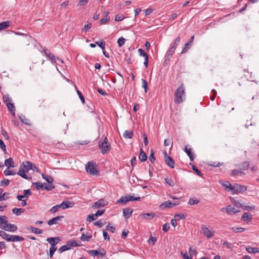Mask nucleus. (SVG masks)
Listing matches in <instances>:
<instances>
[{"label":"nucleus","instance_id":"21","mask_svg":"<svg viewBox=\"0 0 259 259\" xmlns=\"http://www.w3.org/2000/svg\"><path fill=\"white\" fill-rule=\"evenodd\" d=\"M238 167L242 170L247 169L249 167V163L248 161H243L239 164Z\"/></svg>","mask_w":259,"mask_h":259},{"label":"nucleus","instance_id":"15","mask_svg":"<svg viewBox=\"0 0 259 259\" xmlns=\"http://www.w3.org/2000/svg\"><path fill=\"white\" fill-rule=\"evenodd\" d=\"M191 150H192V149L189 145H186L185 146V149H184L185 152L188 155L191 161H193L194 159V156L193 154L192 153Z\"/></svg>","mask_w":259,"mask_h":259},{"label":"nucleus","instance_id":"20","mask_svg":"<svg viewBox=\"0 0 259 259\" xmlns=\"http://www.w3.org/2000/svg\"><path fill=\"white\" fill-rule=\"evenodd\" d=\"M9 111L12 113L13 116H15V108L14 105V104L12 103L11 102L6 104Z\"/></svg>","mask_w":259,"mask_h":259},{"label":"nucleus","instance_id":"52","mask_svg":"<svg viewBox=\"0 0 259 259\" xmlns=\"http://www.w3.org/2000/svg\"><path fill=\"white\" fill-rule=\"evenodd\" d=\"M92 27V24L91 23H85L83 28L82 29V30H84L85 32H88L89 29Z\"/></svg>","mask_w":259,"mask_h":259},{"label":"nucleus","instance_id":"37","mask_svg":"<svg viewBox=\"0 0 259 259\" xmlns=\"http://www.w3.org/2000/svg\"><path fill=\"white\" fill-rule=\"evenodd\" d=\"M175 51L174 49H171L170 47L166 54V57L167 58V59L169 60L172 56L173 54L175 53Z\"/></svg>","mask_w":259,"mask_h":259},{"label":"nucleus","instance_id":"7","mask_svg":"<svg viewBox=\"0 0 259 259\" xmlns=\"http://www.w3.org/2000/svg\"><path fill=\"white\" fill-rule=\"evenodd\" d=\"M89 253L93 256H99L102 258L106 254V251L104 249L99 248L98 250H91Z\"/></svg>","mask_w":259,"mask_h":259},{"label":"nucleus","instance_id":"43","mask_svg":"<svg viewBox=\"0 0 259 259\" xmlns=\"http://www.w3.org/2000/svg\"><path fill=\"white\" fill-rule=\"evenodd\" d=\"M220 184L224 187H226V188H228L229 191H230V188L232 187V185L229 182L224 181V182H220Z\"/></svg>","mask_w":259,"mask_h":259},{"label":"nucleus","instance_id":"54","mask_svg":"<svg viewBox=\"0 0 259 259\" xmlns=\"http://www.w3.org/2000/svg\"><path fill=\"white\" fill-rule=\"evenodd\" d=\"M96 217L94 214H90L88 215L87 221L89 222H93L96 220Z\"/></svg>","mask_w":259,"mask_h":259},{"label":"nucleus","instance_id":"33","mask_svg":"<svg viewBox=\"0 0 259 259\" xmlns=\"http://www.w3.org/2000/svg\"><path fill=\"white\" fill-rule=\"evenodd\" d=\"M7 217L6 215L0 217V228L2 229L4 225L7 223Z\"/></svg>","mask_w":259,"mask_h":259},{"label":"nucleus","instance_id":"12","mask_svg":"<svg viewBox=\"0 0 259 259\" xmlns=\"http://www.w3.org/2000/svg\"><path fill=\"white\" fill-rule=\"evenodd\" d=\"M74 203L69 200L64 201L60 204L61 208L63 209L73 207Z\"/></svg>","mask_w":259,"mask_h":259},{"label":"nucleus","instance_id":"50","mask_svg":"<svg viewBox=\"0 0 259 259\" xmlns=\"http://www.w3.org/2000/svg\"><path fill=\"white\" fill-rule=\"evenodd\" d=\"M125 41V39L123 37H119L117 40V44H118V46L119 47H121V46H122L124 44Z\"/></svg>","mask_w":259,"mask_h":259},{"label":"nucleus","instance_id":"10","mask_svg":"<svg viewBox=\"0 0 259 259\" xmlns=\"http://www.w3.org/2000/svg\"><path fill=\"white\" fill-rule=\"evenodd\" d=\"M179 203L178 202H170V201H166L160 205V207L162 209L166 208H171L179 205Z\"/></svg>","mask_w":259,"mask_h":259},{"label":"nucleus","instance_id":"4","mask_svg":"<svg viewBox=\"0 0 259 259\" xmlns=\"http://www.w3.org/2000/svg\"><path fill=\"white\" fill-rule=\"evenodd\" d=\"M246 190L247 188L245 186L238 184H235L234 186H232V187L230 188V191H232L233 193L236 194L244 192Z\"/></svg>","mask_w":259,"mask_h":259},{"label":"nucleus","instance_id":"58","mask_svg":"<svg viewBox=\"0 0 259 259\" xmlns=\"http://www.w3.org/2000/svg\"><path fill=\"white\" fill-rule=\"evenodd\" d=\"M110 224L109 223L108 225L106 226V230L112 233L114 232L115 228L113 226H110Z\"/></svg>","mask_w":259,"mask_h":259},{"label":"nucleus","instance_id":"13","mask_svg":"<svg viewBox=\"0 0 259 259\" xmlns=\"http://www.w3.org/2000/svg\"><path fill=\"white\" fill-rule=\"evenodd\" d=\"M47 241L51 244V247H56L60 239L58 237H50L47 239Z\"/></svg>","mask_w":259,"mask_h":259},{"label":"nucleus","instance_id":"55","mask_svg":"<svg viewBox=\"0 0 259 259\" xmlns=\"http://www.w3.org/2000/svg\"><path fill=\"white\" fill-rule=\"evenodd\" d=\"M9 194L8 193H2L0 194V201L5 200L8 199V195Z\"/></svg>","mask_w":259,"mask_h":259},{"label":"nucleus","instance_id":"53","mask_svg":"<svg viewBox=\"0 0 259 259\" xmlns=\"http://www.w3.org/2000/svg\"><path fill=\"white\" fill-rule=\"evenodd\" d=\"M191 45L188 42L185 44L184 48L183 49L182 54L186 53L188 50L190 48Z\"/></svg>","mask_w":259,"mask_h":259},{"label":"nucleus","instance_id":"1","mask_svg":"<svg viewBox=\"0 0 259 259\" xmlns=\"http://www.w3.org/2000/svg\"><path fill=\"white\" fill-rule=\"evenodd\" d=\"M174 98V102L176 104H180L185 100V87L183 84H182L176 91Z\"/></svg>","mask_w":259,"mask_h":259},{"label":"nucleus","instance_id":"56","mask_svg":"<svg viewBox=\"0 0 259 259\" xmlns=\"http://www.w3.org/2000/svg\"><path fill=\"white\" fill-rule=\"evenodd\" d=\"M181 254L184 259H191L192 258V255L190 253L188 254L185 252V253H181Z\"/></svg>","mask_w":259,"mask_h":259},{"label":"nucleus","instance_id":"63","mask_svg":"<svg viewBox=\"0 0 259 259\" xmlns=\"http://www.w3.org/2000/svg\"><path fill=\"white\" fill-rule=\"evenodd\" d=\"M124 19V17L122 15H117L115 16V20L116 21H121Z\"/></svg>","mask_w":259,"mask_h":259},{"label":"nucleus","instance_id":"36","mask_svg":"<svg viewBox=\"0 0 259 259\" xmlns=\"http://www.w3.org/2000/svg\"><path fill=\"white\" fill-rule=\"evenodd\" d=\"M32 184L33 186H34L36 187L37 190L44 189V185H46L45 183L42 184L39 182L33 183Z\"/></svg>","mask_w":259,"mask_h":259},{"label":"nucleus","instance_id":"29","mask_svg":"<svg viewBox=\"0 0 259 259\" xmlns=\"http://www.w3.org/2000/svg\"><path fill=\"white\" fill-rule=\"evenodd\" d=\"M42 177L46 180L49 184H52L54 181L53 178L48 175L42 174Z\"/></svg>","mask_w":259,"mask_h":259},{"label":"nucleus","instance_id":"28","mask_svg":"<svg viewBox=\"0 0 259 259\" xmlns=\"http://www.w3.org/2000/svg\"><path fill=\"white\" fill-rule=\"evenodd\" d=\"M0 236L7 241H9L11 235L6 233L4 231H0Z\"/></svg>","mask_w":259,"mask_h":259},{"label":"nucleus","instance_id":"24","mask_svg":"<svg viewBox=\"0 0 259 259\" xmlns=\"http://www.w3.org/2000/svg\"><path fill=\"white\" fill-rule=\"evenodd\" d=\"M5 164L6 166H7L8 168L13 167L14 166L13 165V159L11 157L5 160Z\"/></svg>","mask_w":259,"mask_h":259},{"label":"nucleus","instance_id":"60","mask_svg":"<svg viewBox=\"0 0 259 259\" xmlns=\"http://www.w3.org/2000/svg\"><path fill=\"white\" fill-rule=\"evenodd\" d=\"M57 250L56 247H50L49 250V255L51 257H52L55 251Z\"/></svg>","mask_w":259,"mask_h":259},{"label":"nucleus","instance_id":"61","mask_svg":"<svg viewBox=\"0 0 259 259\" xmlns=\"http://www.w3.org/2000/svg\"><path fill=\"white\" fill-rule=\"evenodd\" d=\"M192 167L193 170L197 174V175L202 177V174L201 172L195 165H192Z\"/></svg>","mask_w":259,"mask_h":259},{"label":"nucleus","instance_id":"51","mask_svg":"<svg viewBox=\"0 0 259 259\" xmlns=\"http://www.w3.org/2000/svg\"><path fill=\"white\" fill-rule=\"evenodd\" d=\"M199 201L196 199L190 198L189 200L188 204L190 205H193L198 203Z\"/></svg>","mask_w":259,"mask_h":259},{"label":"nucleus","instance_id":"27","mask_svg":"<svg viewBox=\"0 0 259 259\" xmlns=\"http://www.w3.org/2000/svg\"><path fill=\"white\" fill-rule=\"evenodd\" d=\"M246 251L250 253H259V248L252 247L248 246L246 248Z\"/></svg>","mask_w":259,"mask_h":259},{"label":"nucleus","instance_id":"47","mask_svg":"<svg viewBox=\"0 0 259 259\" xmlns=\"http://www.w3.org/2000/svg\"><path fill=\"white\" fill-rule=\"evenodd\" d=\"M142 86L144 89L145 93H147L148 90V83L144 79H142Z\"/></svg>","mask_w":259,"mask_h":259},{"label":"nucleus","instance_id":"44","mask_svg":"<svg viewBox=\"0 0 259 259\" xmlns=\"http://www.w3.org/2000/svg\"><path fill=\"white\" fill-rule=\"evenodd\" d=\"M47 56L53 63H56L57 58L53 54L49 53Z\"/></svg>","mask_w":259,"mask_h":259},{"label":"nucleus","instance_id":"8","mask_svg":"<svg viewBox=\"0 0 259 259\" xmlns=\"http://www.w3.org/2000/svg\"><path fill=\"white\" fill-rule=\"evenodd\" d=\"M201 231L203 235L208 238H210L214 236V231L209 230L208 228L205 227L204 226H202L201 227Z\"/></svg>","mask_w":259,"mask_h":259},{"label":"nucleus","instance_id":"26","mask_svg":"<svg viewBox=\"0 0 259 259\" xmlns=\"http://www.w3.org/2000/svg\"><path fill=\"white\" fill-rule=\"evenodd\" d=\"M69 249H70L69 244V243H68L67 242L66 244L62 246L61 247H60L58 249V251L60 253H62V252H64L65 251H66V250Z\"/></svg>","mask_w":259,"mask_h":259},{"label":"nucleus","instance_id":"23","mask_svg":"<svg viewBox=\"0 0 259 259\" xmlns=\"http://www.w3.org/2000/svg\"><path fill=\"white\" fill-rule=\"evenodd\" d=\"M142 218L144 219L151 220L155 217V214L153 212L151 213H144L141 215Z\"/></svg>","mask_w":259,"mask_h":259},{"label":"nucleus","instance_id":"39","mask_svg":"<svg viewBox=\"0 0 259 259\" xmlns=\"http://www.w3.org/2000/svg\"><path fill=\"white\" fill-rule=\"evenodd\" d=\"M30 230L32 232L36 234H40L42 233V231L38 228H36L33 227H31Z\"/></svg>","mask_w":259,"mask_h":259},{"label":"nucleus","instance_id":"35","mask_svg":"<svg viewBox=\"0 0 259 259\" xmlns=\"http://www.w3.org/2000/svg\"><path fill=\"white\" fill-rule=\"evenodd\" d=\"M10 26V22L9 21H5L0 23V31L8 28Z\"/></svg>","mask_w":259,"mask_h":259},{"label":"nucleus","instance_id":"25","mask_svg":"<svg viewBox=\"0 0 259 259\" xmlns=\"http://www.w3.org/2000/svg\"><path fill=\"white\" fill-rule=\"evenodd\" d=\"M19 118L22 123L25 124L26 125L30 124V120L26 118L25 116L23 115H20L19 116Z\"/></svg>","mask_w":259,"mask_h":259},{"label":"nucleus","instance_id":"38","mask_svg":"<svg viewBox=\"0 0 259 259\" xmlns=\"http://www.w3.org/2000/svg\"><path fill=\"white\" fill-rule=\"evenodd\" d=\"M92 236L91 235H87L84 233H83L81 235V236L80 237V239L82 241H89L90 240V239H91L92 238Z\"/></svg>","mask_w":259,"mask_h":259},{"label":"nucleus","instance_id":"11","mask_svg":"<svg viewBox=\"0 0 259 259\" xmlns=\"http://www.w3.org/2000/svg\"><path fill=\"white\" fill-rule=\"evenodd\" d=\"M164 158L166 164L171 168H174L175 162L171 157L167 156L166 152H164Z\"/></svg>","mask_w":259,"mask_h":259},{"label":"nucleus","instance_id":"31","mask_svg":"<svg viewBox=\"0 0 259 259\" xmlns=\"http://www.w3.org/2000/svg\"><path fill=\"white\" fill-rule=\"evenodd\" d=\"M251 219V215H248L247 212H244L241 217V220L246 222H248Z\"/></svg>","mask_w":259,"mask_h":259},{"label":"nucleus","instance_id":"40","mask_svg":"<svg viewBox=\"0 0 259 259\" xmlns=\"http://www.w3.org/2000/svg\"><path fill=\"white\" fill-rule=\"evenodd\" d=\"M231 230L235 233L242 232L244 231L245 229L242 227H232Z\"/></svg>","mask_w":259,"mask_h":259},{"label":"nucleus","instance_id":"34","mask_svg":"<svg viewBox=\"0 0 259 259\" xmlns=\"http://www.w3.org/2000/svg\"><path fill=\"white\" fill-rule=\"evenodd\" d=\"M12 212L17 215H19L24 212V209L23 208H14L12 210Z\"/></svg>","mask_w":259,"mask_h":259},{"label":"nucleus","instance_id":"19","mask_svg":"<svg viewBox=\"0 0 259 259\" xmlns=\"http://www.w3.org/2000/svg\"><path fill=\"white\" fill-rule=\"evenodd\" d=\"M139 158L141 162L145 161L147 157L145 153L143 151L142 148H141Z\"/></svg>","mask_w":259,"mask_h":259},{"label":"nucleus","instance_id":"30","mask_svg":"<svg viewBox=\"0 0 259 259\" xmlns=\"http://www.w3.org/2000/svg\"><path fill=\"white\" fill-rule=\"evenodd\" d=\"M128 201H129V200H128L127 196H126L125 197L122 196L119 200H117L116 203V204H119V203L126 204Z\"/></svg>","mask_w":259,"mask_h":259},{"label":"nucleus","instance_id":"62","mask_svg":"<svg viewBox=\"0 0 259 259\" xmlns=\"http://www.w3.org/2000/svg\"><path fill=\"white\" fill-rule=\"evenodd\" d=\"M138 52L140 56L144 57L145 58L148 56L147 54L142 49H139Z\"/></svg>","mask_w":259,"mask_h":259},{"label":"nucleus","instance_id":"6","mask_svg":"<svg viewBox=\"0 0 259 259\" xmlns=\"http://www.w3.org/2000/svg\"><path fill=\"white\" fill-rule=\"evenodd\" d=\"M86 170L91 175H97L99 172L98 170L94 166V163L91 161L87 163L86 165Z\"/></svg>","mask_w":259,"mask_h":259},{"label":"nucleus","instance_id":"22","mask_svg":"<svg viewBox=\"0 0 259 259\" xmlns=\"http://www.w3.org/2000/svg\"><path fill=\"white\" fill-rule=\"evenodd\" d=\"M180 41V37L179 36H178L174 40V41L170 44V47L175 51L176 49V48H177V46L178 45V44H179Z\"/></svg>","mask_w":259,"mask_h":259},{"label":"nucleus","instance_id":"64","mask_svg":"<svg viewBox=\"0 0 259 259\" xmlns=\"http://www.w3.org/2000/svg\"><path fill=\"white\" fill-rule=\"evenodd\" d=\"M169 229V225L168 223H165L163 225L162 230L164 232H167Z\"/></svg>","mask_w":259,"mask_h":259},{"label":"nucleus","instance_id":"9","mask_svg":"<svg viewBox=\"0 0 259 259\" xmlns=\"http://www.w3.org/2000/svg\"><path fill=\"white\" fill-rule=\"evenodd\" d=\"M17 227L14 224H8V221L7 220V223H6L4 227H2V229L10 232H15L17 230Z\"/></svg>","mask_w":259,"mask_h":259},{"label":"nucleus","instance_id":"48","mask_svg":"<svg viewBox=\"0 0 259 259\" xmlns=\"http://www.w3.org/2000/svg\"><path fill=\"white\" fill-rule=\"evenodd\" d=\"M149 159L152 163H153L155 160V158L154 157V152L153 150L150 151V154L149 156Z\"/></svg>","mask_w":259,"mask_h":259},{"label":"nucleus","instance_id":"17","mask_svg":"<svg viewBox=\"0 0 259 259\" xmlns=\"http://www.w3.org/2000/svg\"><path fill=\"white\" fill-rule=\"evenodd\" d=\"M133 213V209L130 208H125L123 209V216L126 218H129Z\"/></svg>","mask_w":259,"mask_h":259},{"label":"nucleus","instance_id":"5","mask_svg":"<svg viewBox=\"0 0 259 259\" xmlns=\"http://www.w3.org/2000/svg\"><path fill=\"white\" fill-rule=\"evenodd\" d=\"M221 210L222 212L225 211L229 215L234 214L240 211L239 209H237L235 207H233L231 205H229L225 207L222 208Z\"/></svg>","mask_w":259,"mask_h":259},{"label":"nucleus","instance_id":"14","mask_svg":"<svg viewBox=\"0 0 259 259\" xmlns=\"http://www.w3.org/2000/svg\"><path fill=\"white\" fill-rule=\"evenodd\" d=\"M63 216H58L55 218H54L48 222V224L50 226L54 225V224H57L58 223L59 221H60L62 218H63Z\"/></svg>","mask_w":259,"mask_h":259},{"label":"nucleus","instance_id":"3","mask_svg":"<svg viewBox=\"0 0 259 259\" xmlns=\"http://www.w3.org/2000/svg\"><path fill=\"white\" fill-rule=\"evenodd\" d=\"M99 147L103 154L107 153L110 151L111 146L106 137L99 142Z\"/></svg>","mask_w":259,"mask_h":259},{"label":"nucleus","instance_id":"57","mask_svg":"<svg viewBox=\"0 0 259 259\" xmlns=\"http://www.w3.org/2000/svg\"><path fill=\"white\" fill-rule=\"evenodd\" d=\"M165 182L170 186H174V183L173 181L169 178L167 177L164 179Z\"/></svg>","mask_w":259,"mask_h":259},{"label":"nucleus","instance_id":"45","mask_svg":"<svg viewBox=\"0 0 259 259\" xmlns=\"http://www.w3.org/2000/svg\"><path fill=\"white\" fill-rule=\"evenodd\" d=\"M3 100H4V102L6 104L11 102V99L10 98L9 95L8 94L3 96Z\"/></svg>","mask_w":259,"mask_h":259},{"label":"nucleus","instance_id":"42","mask_svg":"<svg viewBox=\"0 0 259 259\" xmlns=\"http://www.w3.org/2000/svg\"><path fill=\"white\" fill-rule=\"evenodd\" d=\"M105 224V222H103L102 220H100L97 222L94 223V225L96 226H98L99 228H101L103 227Z\"/></svg>","mask_w":259,"mask_h":259},{"label":"nucleus","instance_id":"16","mask_svg":"<svg viewBox=\"0 0 259 259\" xmlns=\"http://www.w3.org/2000/svg\"><path fill=\"white\" fill-rule=\"evenodd\" d=\"M106 205V204L105 203L104 200L103 199H100L98 201L94 203V204L92 206V208L96 209L98 208L103 207Z\"/></svg>","mask_w":259,"mask_h":259},{"label":"nucleus","instance_id":"46","mask_svg":"<svg viewBox=\"0 0 259 259\" xmlns=\"http://www.w3.org/2000/svg\"><path fill=\"white\" fill-rule=\"evenodd\" d=\"M61 208L60 204L56 205L53 206L50 210L51 213H54L58 210V209Z\"/></svg>","mask_w":259,"mask_h":259},{"label":"nucleus","instance_id":"49","mask_svg":"<svg viewBox=\"0 0 259 259\" xmlns=\"http://www.w3.org/2000/svg\"><path fill=\"white\" fill-rule=\"evenodd\" d=\"M186 215L183 213H179V214H176L174 215V218L176 219L177 220H180L182 219H185Z\"/></svg>","mask_w":259,"mask_h":259},{"label":"nucleus","instance_id":"2","mask_svg":"<svg viewBox=\"0 0 259 259\" xmlns=\"http://www.w3.org/2000/svg\"><path fill=\"white\" fill-rule=\"evenodd\" d=\"M30 162L28 161L23 162L22 164L20 166L19 171L17 173L18 175L25 179H31V177L28 176L26 174H25V172H27L31 168V167H30Z\"/></svg>","mask_w":259,"mask_h":259},{"label":"nucleus","instance_id":"18","mask_svg":"<svg viewBox=\"0 0 259 259\" xmlns=\"http://www.w3.org/2000/svg\"><path fill=\"white\" fill-rule=\"evenodd\" d=\"M24 240V238L18 235H11L9 241L15 242V241H22Z\"/></svg>","mask_w":259,"mask_h":259},{"label":"nucleus","instance_id":"41","mask_svg":"<svg viewBox=\"0 0 259 259\" xmlns=\"http://www.w3.org/2000/svg\"><path fill=\"white\" fill-rule=\"evenodd\" d=\"M238 174L245 175V173L241 170L234 169L232 171V172L231 173V176L232 177H234Z\"/></svg>","mask_w":259,"mask_h":259},{"label":"nucleus","instance_id":"32","mask_svg":"<svg viewBox=\"0 0 259 259\" xmlns=\"http://www.w3.org/2000/svg\"><path fill=\"white\" fill-rule=\"evenodd\" d=\"M133 135V132L131 131H125L123 134V137L125 138L131 139Z\"/></svg>","mask_w":259,"mask_h":259},{"label":"nucleus","instance_id":"59","mask_svg":"<svg viewBox=\"0 0 259 259\" xmlns=\"http://www.w3.org/2000/svg\"><path fill=\"white\" fill-rule=\"evenodd\" d=\"M75 88L76 89L77 93L79 98L80 99L82 103H84V99L83 96L82 95V93L77 90V87L76 86H75Z\"/></svg>","mask_w":259,"mask_h":259}]
</instances>
